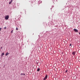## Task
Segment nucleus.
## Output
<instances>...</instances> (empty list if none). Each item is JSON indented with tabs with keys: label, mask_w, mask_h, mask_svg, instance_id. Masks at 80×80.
<instances>
[{
	"label": "nucleus",
	"mask_w": 80,
	"mask_h": 80,
	"mask_svg": "<svg viewBox=\"0 0 80 80\" xmlns=\"http://www.w3.org/2000/svg\"><path fill=\"white\" fill-rule=\"evenodd\" d=\"M1 30H2V28H0V32L1 31Z\"/></svg>",
	"instance_id": "4468645a"
},
{
	"label": "nucleus",
	"mask_w": 80,
	"mask_h": 80,
	"mask_svg": "<svg viewBox=\"0 0 80 80\" xmlns=\"http://www.w3.org/2000/svg\"><path fill=\"white\" fill-rule=\"evenodd\" d=\"M1 49H2V48H3V47H1Z\"/></svg>",
	"instance_id": "dca6fc26"
},
{
	"label": "nucleus",
	"mask_w": 80,
	"mask_h": 80,
	"mask_svg": "<svg viewBox=\"0 0 80 80\" xmlns=\"http://www.w3.org/2000/svg\"><path fill=\"white\" fill-rule=\"evenodd\" d=\"M5 18L6 20H8L9 18V15H8L5 16Z\"/></svg>",
	"instance_id": "f257e3e1"
},
{
	"label": "nucleus",
	"mask_w": 80,
	"mask_h": 80,
	"mask_svg": "<svg viewBox=\"0 0 80 80\" xmlns=\"http://www.w3.org/2000/svg\"><path fill=\"white\" fill-rule=\"evenodd\" d=\"M21 75H25V73H21Z\"/></svg>",
	"instance_id": "39448f33"
},
{
	"label": "nucleus",
	"mask_w": 80,
	"mask_h": 80,
	"mask_svg": "<svg viewBox=\"0 0 80 80\" xmlns=\"http://www.w3.org/2000/svg\"><path fill=\"white\" fill-rule=\"evenodd\" d=\"M2 56H3V55H4V53H2Z\"/></svg>",
	"instance_id": "9d476101"
},
{
	"label": "nucleus",
	"mask_w": 80,
	"mask_h": 80,
	"mask_svg": "<svg viewBox=\"0 0 80 80\" xmlns=\"http://www.w3.org/2000/svg\"><path fill=\"white\" fill-rule=\"evenodd\" d=\"M16 30H18V28L17 27L16 28Z\"/></svg>",
	"instance_id": "9b49d317"
},
{
	"label": "nucleus",
	"mask_w": 80,
	"mask_h": 80,
	"mask_svg": "<svg viewBox=\"0 0 80 80\" xmlns=\"http://www.w3.org/2000/svg\"><path fill=\"white\" fill-rule=\"evenodd\" d=\"M74 31L75 32H78V30L76 29H74Z\"/></svg>",
	"instance_id": "7ed1b4c3"
},
{
	"label": "nucleus",
	"mask_w": 80,
	"mask_h": 80,
	"mask_svg": "<svg viewBox=\"0 0 80 80\" xmlns=\"http://www.w3.org/2000/svg\"><path fill=\"white\" fill-rule=\"evenodd\" d=\"M6 28H7V27H5L4 28V29H6Z\"/></svg>",
	"instance_id": "ddd939ff"
},
{
	"label": "nucleus",
	"mask_w": 80,
	"mask_h": 80,
	"mask_svg": "<svg viewBox=\"0 0 80 80\" xmlns=\"http://www.w3.org/2000/svg\"><path fill=\"white\" fill-rule=\"evenodd\" d=\"M37 71L38 72H39V71H40V68H38V69L37 70Z\"/></svg>",
	"instance_id": "0eeeda50"
},
{
	"label": "nucleus",
	"mask_w": 80,
	"mask_h": 80,
	"mask_svg": "<svg viewBox=\"0 0 80 80\" xmlns=\"http://www.w3.org/2000/svg\"><path fill=\"white\" fill-rule=\"evenodd\" d=\"M48 78V76L47 75H46L45 77L44 78L43 80H46Z\"/></svg>",
	"instance_id": "f03ea898"
},
{
	"label": "nucleus",
	"mask_w": 80,
	"mask_h": 80,
	"mask_svg": "<svg viewBox=\"0 0 80 80\" xmlns=\"http://www.w3.org/2000/svg\"><path fill=\"white\" fill-rule=\"evenodd\" d=\"M13 30H12L11 31V33H13Z\"/></svg>",
	"instance_id": "1a4fd4ad"
},
{
	"label": "nucleus",
	"mask_w": 80,
	"mask_h": 80,
	"mask_svg": "<svg viewBox=\"0 0 80 80\" xmlns=\"http://www.w3.org/2000/svg\"><path fill=\"white\" fill-rule=\"evenodd\" d=\"M8 55V52L6 53V55L7 56Z\"/></svg>",
	"instance_id": "6e6552de"
},
{
	"label": "nucleus",
	"mask_w": 80,
	"mask_h": 80,
	"mask_svg": "<svg viewBox=\"0 0 80 80\" xmlns=\"http://www.w3.org/2000/svg\"><path fill=\"white\" fill-rule=\"evenodd\" d=\"M76 53V52H73L72 53V55H75Z\"/></svg>",
	"instance_id": "20e7f679"
},
{
	"label": "nucleus",
	"mask_w": 80,
	"mask_h": 80,
	"mask_svg": "<svg viewBox=\"0 0 80 80\" xmlns=\"http://www.w3.org/2000/svg\"><path fill=\"white\" fill-rule=\"evenodd\" d=\"M70 46H72V44H70L69 45Z\"/></svg>",
	"instance_id": "2eb2a0df"
},
{
	"label": "nucleus",
	"mask_w": 80,
	"mask_h": 80,
	"mask_svg": "<svg viewBox=\"0 0 80 80\" xmlns=\"http://www.w3.org/2000/svg\"><path fill=\"white\" fill-rule=\"evenodd\" d=\"M12 0H11V1L9 2V4H11V3H12Z\"/></svg>",
	"instance_id": "423d86ee"
},
{
	"label": "nucleus",
	"mask_w": 80,
	"mask_h": 80,
	"mask_svg": "<svg viewBox=\"0 0 80 80\" xmlns=\"http://www.w3.org/2000/svg\"><path fill=\"white\" fill-rule=\"evenodd\" d=\"M67 72H68V70H66L65 71L66 73H67Z\"/></svg>",
	"instance_id": "f8f14e48"
}]
</instances>
